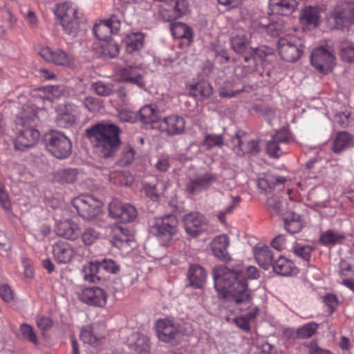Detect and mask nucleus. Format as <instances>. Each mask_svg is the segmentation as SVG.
<instances>
[{
	"label": "nucleus",
	"mask_w": 354,
	"mask_h": 354,
	"mask_svg": "<svg viewBox=\"0 0 354 354\" xmlns=\"http://www.w3.org/2000/svg\"><path fill=\"white\" fill-rule=\"evenodd\" d=\"M267 208L272 215H281L285 210L281 198L277 196H272L267 199Z\"/></svg>",
	"instance_id": "obj_42"
},
{
	"label": "nucleus",
	"mask_w": 354,
	"mask_h": 354,
	"mask_svg": "<svg viewBox=\"0 0 354 354\" xmlns=\"http://www.w3.org/2000/svg\"><path fill=\"white\" fill-rule=\"evenodd\" d=\"M223 142L224 139L222 135L206 133L203 141V145L209 149L215 147H221Z\"/></svg>",
	"instance_id": "obj_48"
},
{
	"label": "nucleus",
	"mask_w": 354,
	"mask_h": 354,
	"mask_svg": "<svg viewBox=\"0 0 354 354\" xmlns=\"http://www.w3.org/2000/svg\"><path fill=\"white\" fill-rule=\"evenodd\" d=\"M243 86L235 88L234 85L232 84L230 82H225L224 86L220 91V95L223 97H232L243 92Z\"/></svg>",
	"instance_id": "obj_54"
},
{
	"label": "nucleus",
	"mask_w": 354,
	"mask_h": 354,
	"mask_svg": "<svg viewBox=\"0 0 354 354\" xmlns=\"http://www.w3.org/2000/svg\"><path fill=\"white\" fill-rule=\"evenodd\" d=\"M185 122L183 118L172 115L163 118L161 126L169 136H177L183 133Z\"/></svg>",
	"instance_id": "obj_22"
},
{
	"label": "nucleus",
	"mask_w": 354,
	"mask_h": 354,
	"mask_svg": "<svg viewBox=\"0 0 354 354\" xmlns=\"http://www.w3.org/2000/svg\"><path fill=\"white\" fill-rule=\"evenodd\" d=\"M319 10L317 7L306 6L301 11L300 21L308 29L315 28L318 26Z\"/></svg>",
	"instance_id": "obj_26"
},
{
	"label": "nucleus",
	"mask_w": 354,
	"mask_h": 354,
	"mask_svg": "<svg viewBox=\"0 0 354 354\" xmlns=\"http://www.w3.org/2000/svg\"><path fill=\"white\" fill-rule=\"evenodd\" d=\"M55 14L66 34L72 37L77 35L82 28V24L77 16V9L71 3L64 2L57 4Z\"/></svg>",
	"instance_id": "obj_4"
},
{
	"label": "nucleus",
	"mask_w": 354,
	"mask_h": 354,
	"mask_svg": "<svg viewBox=\"0 0 354 354\" xmlns=\"http://www.w3.org/2000/svg\"><path fill=\"white\" fill-rule=\"evenodd\" d=\"M254 257L259 266L264 270L269 269L274 261L273 252L268 246L255 248Z\"/></svg>",
	"instance_id": "obj_28"
},
{
	"label": "nucleus",
	"mask_w": 354,
	"mask_h": 354,
	"mask_svg": "<svg viewBox=\"0 0 354 354\" xmlns=\"http://www.w3.org/2000/svg\"><path fill=\"white\" fill-rule=\"evenodd\" d=\"M100 267L99 261L87 262L82 266V274L84 281L90 283H95L100 278L97 275Z\"/></svg>",
	"instance_id": "obj_35"
},
{
	"label": "nucleus",
	"mask_w": 354,
	"mask_h": 354,
	"mask_svg": "<svg viewBox=\"0 0 354 354\" xmlns=\"http://www.w3.org/2000/svg\"><path fill=\"white\" fill-rule=\"evenodd\" d=\"M349 113L341 112L335 115L334 121L342 128H346L349 124Z\"/></svg>",
	"instance_id": "obj_63"
},
{
	"label": "nucleus",
	"mask_w": 354,
	"mask_h": 354,
	"mask_svg": "<svg viewBox=\"0 0 354 354\" xmlns=\"http://www.w3.org/2000/svg\"><path fill=\"white\" fill-rule=\"evenodd\" d=\"M149 348V339L145 335L139 334L138 341L136 342L133 350L138 354H147Z\"/></svg>",
	"instance_id": "obj_53"
},
{
	"label": "nucleus",
	"mask_w": 354,
	"mask_h": 354,
	"mask_svg": "<svg viewBox=\"0 0 354 354\" xmlns=\"http://www.w3.org/2000/svg\"><path fill=\"white\" fill-rule=\"evenodd\" d=\"M212 87L209 82H199L190 86V94L196 97L207 99L212 94Z\"/></svg>",
	"instance_id": "obj_37"
},
{
	"label": "nucleus",
	"mask_w": 354,
	"mask_h": 354,
	"mask_svg": "<svg viewBox=\"0 0 354 354\" xmlns=\"http://www.w3.org/2000/svg\"><path fill=\"white\" fill-rule=\"evenodd\" d=\"M272 140L279 142V144H286L290 140V136L288 131L286 129H280L273 136Z\"/></svg>",
	"instance_id": "obj_62"
},
{
	"label": "nucleus",
	"mask_w": 354,
	"mask_h": 354,
	"mask_svg": "<svg viewBox=\"0 0 354 354\" xmlns=\"http://www.w3.org/2000/svg\"><path fill=\"white\" fill-rule=\"evenodd\" d=\"M39 54L45 60L56 65L67 66L73 61L71 56L61 49L53 50L49 47H44L40 50Z\"/></svg>",
	"instance_id": "obj_20"
},
{
	"label": "nucleus",
	"mask_w": 354,
	"mask_h": 354,
	"mask_svg": "<svg viewBox=\"0 0 354 354\" xmlns=\"http://www.w3.org/2000/svg\"><path fill=\"white\" fill-rule=\"evenodd\" d=\"M170 29L174 37L178 39H186L189 42L192 41V30L187 24L182 22L171 23Z\"/></svg>",
	"instance_id": "obj_33"
},
{
	"label": "nucleus",
	"mask_w": 354,
	"mask_h": 354,
	"mask_svg": "<svg viewBox=\"0 0 354 354\" xmlns=\"http://www.w3.org/2000/svg\"><path fill=\"white\" fill-rule=\"evenodd\" d=\"M106 335V328L102 323H93L83 328L80 333V339L84 344L93 347L100 345Z\"/></svg>",
	"instance_id": "obj_13"
},
{
	"label": "nucleus",
	"mask_w": 354,
	"mask_h": 354,
	"mask_svg": "<svg viewBox=\"0 0 354 354\" xmlns=\"http://www.w3.org/2000/svg\"><path fill=\"white\" fill-rule=\"evenodd\" d=\"M99 263L100 268L111 274H117L120 270V264L111 259H104Z\"/></svg>",
	"instance_id": "obj_58"
},
{
	"label": "nucleus",
	"mask_w": 354,
	"mask_h": 354,
	"mask_svg": "<svg viewBox=\"0 0 354 354\" xmlns=\"http://www.w3.org/2000/svg\"><path fill=\"white\" fill-rule=\"evenodd\" d=\"M312 65L319 72L327 74L335 64V56L332 48L326 44L313 50L310 55Z\"/></svg>",
	"instance_id": "obj_7"
},
{
	"label": "nucleus",
	"mask_w": 354,
	"mask_h": 354,
	"mask_svg": "<svg viewBox=\"0 0 354 354\" xmlns=\"http://www.w3.org/2000/svg\"><path fill=\"white\" fill-rule=\"evenodd\" d=\"M230 45L236 54H246L253 50L250 46V35L244 30H237L232 35Z\"/></svg>",
	"instance_id": "obj_19"
},
{
	"label": "nucleus",
	"mask_w": 354,
	"mask_h": 354,
	"mask_svg": "<svg viewBox=\"0 0 354 354\" xmlns=\"http://www.w3.org/2000/svg\"><path fill=\"white\" fill-rule=\"evenodd\" d=\"M122 19H124V12L120 10H117L109 19L104 21L111 28L113 32H116L120 29Z\"/></svg>",
	"instance_id": "obj_51"
},
{
	"label": "nucleus",
	"mask_w": 354,
	"mask_h": 354,
	"mask_svg": "<svg viewBox=\"0 0 354 354\" xmlns=\"http://www.w3.org/2000/svg\"><path fill=\"white\" fill-rule=\"evenodd\" d=\"M286 180V178L283 176L267 174L259 179L258 186L261 189L268 192L274 189L277 185L283 184Z\"/></svg>",
	"instance_id": "obj_34"
},
{
	"label": "nucleus",
	"mask_w": 354,
	"mask_h": 354,
	"mask_svg": "<svg viewBox=\"0 0 354 354\" xmlns=\"http://www.w3.org/2000/svg\"><path fill=\"white\" fill-rule=\"evenodd\" d=\"M53 254L58 263H68L75 257V252L69 243L58 241L53 245Z\"/></svg>",
	"instance_id": "obj_21"
},
{
	"label": "nucleus",
	"mask_w": 354,
	"mask_h": 354,
	"mask_svg": "<svg viewBox=\"0 0 354 354\" xmlns=\"http://www.w3.org/2000/svg\"><path fill=\"white\" fill-rule=\"evenodd\" d=\"M93 34L101 42L106 41L113 31L105 21L95 24L93 28Z\"/></svg>",
	"instance_id": "obj_43"
},
{
	"label": "nucleus",
	"mask_w": 354,
	"mask_h": 354,
	"mask_svg": "<svg viewBox=\"0 0 354 354\" xmlns=\"http://www.w3.org/2000/svg\"><path fill=\"white\" fill-rule=\"evenodd\" d=\"M218 180L215 173L205 172L190 178L185 185L186 192L191 195H197L207 190Z\"/></svg>",
	"instance_id": "obj_11"
},
{
	"label": "nucleus",
	"mask_w": 354,
	"mask_h": 354,
	"mask_svg": "<svg viewBox=\"0 0 354 354\" xmlns=\"http://www.w3.org/2000/svg\"><path fill=\"white\" fill-rule=\"evenodd\" d=\"M0 297L6 302L12 301L14 295L11 288L6 284L0 285Z\"/></svg>",
	"instance_id": "obj_64"
},
{
	"label": "nucleus",
	"mask_w": 354,
	"mask_h": 354,
	"mask_svg": "<svg viewBox=\"0 0 354 354\" xmlns=\"http://www.w3.org/2000/svg\"><path fill=\"white\" fill-rule=\"evenodd\" d=\"M86 133L97 151L104 158L113 156L122 144L121 129L112 122H98L86 129Z\"/></svg>",
	"instance_id": "obj_2"
},
{
	"label": "nucleus",
	"mask_w": 354,
	"mask_h": 354,
	"mask_svg": "<svg viewBox=\"0 0 354 354\" xmlns=\"http://www.w3.org/2000/svg\"><path fill=\"white\" fill-rule=\"evenodd\" d=\"M84 104L85 107L91 112H96L101 109L100 101L92 96H88L84 99Z\"/></svg>",
	"instance_id": "obj_60"
},
{
	"label": "nucleus",
	"mask_w": 354,
	"mask_h": 354,
	"mask_svg": "<svg viewBox=\"0 0 354 354\" xmlns=\"http://www.w3.org/2000/svg\"><path fill=\"white\" fill-rule=\"evenodd\" d=\"M158 339L164 342L174 340L180 333V324L169 319H159L156 322Z\"/></svg>",
	"instance_id": "obj_14"
},
{
	"label": "nucleus",
	"mask_w": 354,
	"mask_h": 354,
	"mask_svg": "<svg viewBox=\"0 0 354 354\" xmlns=\"http://www.w3.org/2000/svg\"><path fill=\"white\" fill-rule=\"evenodd\" d=\"M57 113H63L70 116L72 115L73 117L79 118L80 112L78 110V107L73 104L71 103H65L62 104H59L56 109Z\"/></svg>",
	"instance_id": "obj_55"
},
{
	"label": "nucleus",
	"mask_w": 354,
	"mask_h": 354,
	"mask_svg": "<svg viewBox=\"0 0 354 354\" xmlns=\"http://www.w3.org/2000/svg\"><path fill=\"white\" fill-rule=\"evenodd\" d=\"M46 146L48 151L57 158H68L72 150L71 140L59 131H51L46 138Z\"/></svg>",
	"instance_id": "obj_6"
},
{
	"label": "nucleus",
	"mask_w": 354,
	"mask_h": 354,
	"mask_svg": "<svg viewBox=\"0 0 354 354\" xmlns=\"http://www.w3.org/2000/svg\"><path fill=\"white\" fill-rule=\"evenodd\" d=\"M269 6L272 11L290 15L297 9V3L295 0H269Z\"/></svg>",
	"instance_id": "obj_27"
},
{
	"label": "nucleus",
	"mask_w": 354,
	"mask_h": 354,
	"mask_svg": "<svg viewBox=\"0 0 354 354\" xmlns=\"http://www.w3.org/2000/svg\"><path fill=\"white\" fill-rule=\"evenodd\" d=\"M79 299L88 305L103 307L106 304L107 295L98 287L86 288L78 293Z\"/></svg>",
	"instance_id": "obj_15"
},
{
	"label": "nucleus",
	"mask_w": 354,
	"mask_h": 354,
	"mask_svg": "<svg viewBox=\"0 0 354 354\" xmlns=\"http://www.w3.org/2000/svg\"><path fill=\"white\" fill-rule=\"evenodd\" d=\"M187 10L186 0H168L160 6L158 17L163 21L170 22L183 17Z\"/></svg>",
	"instance_id": "obj_9"
},
{
	"label": "nucleus",
	"mask_w": 354,
	"mask_h": 354,
	"mask_svg": "<svg viewBox=\"0 0 354 354\" xmlns=\"http://www.w3.org/2000/svg\"><path fill=\"white\" fill-rule=\"evenodd\" d=\"M266 151L270 157L276 158L280 157L283 153L281 144L272 139L268 142L266 145Z\"/></svg>",
	"instance_id": "obj_57"
},
{
	"label": "nucleus",
	"mask_w": 354,
	"mask_h": 354,
	"mask_svg": "<svg viewBox=\"0 0 354 354\" xmlns=\"http://www.w3.org/2000/svg\"><path fill=\"white\" fill-rule=\"evenodd\" d=\"M99 235L95 229L88 227L82 234V240L86 245H91L99 238Z\"/></svg>",
	"instance_id": "obj_56"
},
{
	"label": "nucleus",
	"mask_w": 354,
	"mask_h": 354,
	"mask_svg": "<svg viewBox=\"0 0 354 354\" xmlns=\"http://www.w3.org/2000/svg\"><path fill=\"white\" fill-rule=\"evenodd\" d=\"M74 207L83 218L91 220L101 212V204L89 196H81L73 200Z\"/></svg>",
	"instance_id": "obj_10"
},
{
	"label": "nucleus",
	"mask_w": 354,
	"mask_h": 354,
	"mask_svg": "<svg viewBox=\"0 0 354 354\" xmlns=\"http://www.w3.org/2000/svg\"><path fill=\"white\" fill-rule=\"evenodd\" d=\"M109 214L114 218L120 219L121 222L129 223L133 221L137 216V211L130 204L112 202L109 204Z\"/></svg>",
	"instance_id": "obj_16"
},
{
	"label": "nucleus",
	"mask_w": 354,
	"mask_h": 354,
	"mask_svg": "<svg viewBox=\"0 0 354 354\" xmlns=\"http://www.w3.org/2000/svg\"><path fill=\"white\" fill-rule=\"evenodd\" d=\"M332 17L337 28L352 24L354 22V2L345 3L336 7Z\"/></svg>",
	"instance_id": "obj_18"
},
{
	"label": "nucleus",
	"mask_w": 354,
	"mask_h": 354,
	"mask_svg": "<svg viewBox=\"0 0 354 354\" xmlns=\"http://www.w3.org/2000/svg\"><path fill=\"white\" fill-rule=\"evenodd\" d=\"M317 326L314 322L307 324L297 329V335L301 339L310 338L315 333Z\"/></svg>",
	"instance_id": "obj_52"
},
{
	"label": "nucleus",
	"mask_w": 354,
	"mask_h": 354,
	"mask_svg": "<svg viewBox=\"0 0 354 354\" xmlns=\"http://www.w3.org/2000/svg\"><path fill=\"white\" fill-rule=\"evenodd\" d=\"M278 52L283 60L294 62L303 53V46L299 39L290 35H286L278 41Z\"/></svg>",
	"instance_id": "obj_8"
},
{
	"label": "nucleus",
	"mask_w": 354,
	"mask_h": 354,
	"mask_svg": "<svg viewBox=\"0 0 354 354\" xmlns=\"http://www.w3.org/2000/svg\"><path fill=\"white\" fill-rule=\"evenodd\" d=\"M56 233L58 236L66 239L74 241L78 238L80 234V229L77 224L68 220L60 222L57 225Z\"/></svg>",
	"instance_id": "obj_25"
},
{
	"label": "nucleus",
	"mask_w": 354,
	"mask_h": 354,
	"mask_svg": "<svg viewBox=\"0 0 354 354\" xmlns=\"http://www.w3.org/2000/svg\"><path fill=\"white\" fill-rule=\"evenodd\" d=\"M183 223L187 234L192 238L198 236L205 226L204 216L198 212H191L185 215Z\"/></svg>",
	"instance_id": "obj_17"
},
{
	"label": "nucleus",
	"mask_w": 354,
	"mask_h": 354,
	"mask_svg": "<svg viewBox=\"0 0 354 354\" xmlns=\"http://www.w3.org/2000/svg\"><path fill=\"white\" fill-rule=\"evenodd\" d=\"M56 123L62 128H70L77 123L79 118L63 113H57Z\"/></svg>",
	"instance_id": "obj_49"
},
{
	"label": "nucleus",
	"mask_w": 354,
	"mask_h": 354,
	"mask_svg": "<svg viewBox=\"0 0 354 354\" xmlns=\"http://www.w3.org/2000/svg\"><path fill=\"white\" fill-rule=\"evenodd\" d=\"M78 171L76 169L66 168L58 170L55 175V180L62 183H73L77 180Z\"/></svg>",
	"instance_id": "obj_41"
},
{
	"label": "nucleus",
	"mask_w": 354,
	"mask_h": 354,
	"mask_svg": "<svg viewBox=\"0 0 354 354\" xmlns=\"http://www.w3.org/2000/svg\"><path fill=\"white\" fill-rule=\"evenodd\" d=\"M287 29V26L282 19L272 21L265 26L266 32L272 37H278Z\"/></svg>",
	"instance_id": "obj_44"
},
{
	"label": "nucleus",
	"mask_w": 354,
	"mask_h": 354,
	"mask_svg": "<svg viewBox=\"0 0 354 354\" xmlns=\"http://www.w3.org/2000/svg\"><path fill=\"white\" fill-rule=\"evenodd\" d=\"M206 276V272L202 266L197 264L190 266L187 277L192 286L196 288H201Z\"/></svg>",
	"instance_id": "obj_30"
},
{
	"label": "nucleus",
	"mask_w": 354,
	"mask_h": 354,
	"mask_svg": "<svg viewBox=\"0 0 354 354\" xmlns=\"http://www.w3.org/2000/svg\"><path fill=\"white\" fill-rule=\"evenodd\" d=\"M178 220L171 214L156 218L150 227V232L157 236L163 245H166L176 234Z\"/></svg>",
	"instance_id": "obj_5"
},
{
	"label": "nucleus",
	"mask_w": 354,
	"mask_h": 354,
	"mask_svg": "<svg viewBox=\"0 0 354 354\" xmlns=\"http://www.w3.org/2000/svg\"><path fill=\"white\" fill-rule=\"evenodd\" d=\"M37 119L35 109L33 106H25L22 111L17 116L15 122L18 133L15 140V147L17 150L24 151L32 147L39 140V131L35 128Z\"/></svg>",
	"instance_id": "obj_3"
},
{
	"label": "nucleus",
	"mask_w": 354,
	"mask_h": 354,
	"mask_svg": "<svg viewBox=\"0 0 354 354\" xmlns=\"http://www.w3.org/2000/svg\"><path fill=\"white\" fill-rule=\"evenodd\" d=\"M91 88L97 95L100 96H108L113 92V85L102 81L93 83Z\"/></svg>",
	"instance_id": "obj_50"
},
{
	"label": "nucleus",
	"mask_w": 354,
	"mask_h": 354,
	"mask_svg": "<svg viewBox=\"0 0 354 354\" xmlns=\"http://www.w3.org/2000/svg\"><path fill=\"white\" fill-rule=\"evenodd\" d=\"M144 35L141 32L129 34L125 39L126 50L131 53L143 46Z\"/></svg>",
	"instance_id": "obj_39"
},
{
	"label": "nucleus",
	"mask_w": 354,
	"mask_h": 354,
	"mask_svg": "<svg viewBox=\"0 0 354 354\" xmlns=\"http://www.w3.org/2000/svg\"><path fill=\"white\" fill-rule=\"evenodd\" d=\"M97 55L104 59L115 57L119 54V46L113 41H104L99 44Z\"/></svg>",
	"instance_id": "obj_32"
},
{
	"label": "nucleus",
	"mask_w": 354,
	"mask_h": 354,
	"mask_svg": "<svg viewBox=\"0 0 354 354\" xmlns=\"http://www.w3.org/2000/svg\"><path fill=\"white\" fill-rule=\"evenodd\" d=\"M313 248L309 245H303L296 243L292 248L294 254L306 261H308L311 257Z\"/></svg>",
	"instance_id": "obj_47"
},
{
	"label": "nucleus",
	"mask_w": 354,
	"mask_h": 354,
	"mask_svg": "<svg viewBox=\"0 0 354 354\" xmlns=\"http://www.w3.org/2000/svg\"><path fill=\"white\" fill-rule=\"evenodd\" d=\"M214 287L222 297L237 304L251 300L245 272L220 266L213 271Z\"/></svg>",
	"instance_id": "obj_1"
},
{
	"label": "nucleus",
	"mask_w": 354,
	"mask_h": 354,
	"mask_svg": "<svg viewBox=\"0 0 354 354\" xmlns=\"http://www.w3.org/2000/svg\"><path fill=\"white\" fill-rule=\"evenodd\" d=\"M140 120L145 124L153 123L159 120V112L152 105H145L139 111Z\"/></svg>",
	"instance_id": "obj_38"
},
{
	"label": "nucleus",
	"mask_w": 354,
	"mask_h": 354,
	"mask_svg": "<svg viewBox=\"0 0 354 354\" xmlns=\"http://www.w3.org/2000/svg\"><path fill=\"white\" fill-rule=\"evenodd\" d=\"M340 56L344 62H354V43L351 41L342 42L340 46Z\"/></svg>",
	"instance_id": "obj_46"
},
{
	"label": "nucleus",
	"mask_w": 354,
	"mask_h": 354,
	"mask_svg": "<svg viewBox=\"0 0 354 354\" xmlns=\"http://www.w3.org/2000/svg\"><path fill=\"white\" fill-rule=\"evenodd\" d=\"M0 205L6 210H10L12 207L8 194L6 192L4 185L0 183Z\"/></svg>",
	"instance_id": "obj_61"
},
{
	"label": "nucleus",
	"mask_w": 354,
	"mask_h": 354,
	"mask_svg": "<svg viewBox=\"0 0 354 354\" xmlns=\"http://www.w3.org/2000/svg\"><path fill=\"white\" fill-rule=\"evenodd\" d=\"M136 151L133 147L130 145H126L123 147L119 160V165L120 166L129 165L134 160Z\"/></svg>",
	"instance_id": "obj_45"
},
{
	"label": "nucleus",
	"mask_w": 354,
	"mask_h": 354,
	"mask_svg": "<svg viewBox=\"0 0 354 354\" xmlns=\"http://www.w3.org/2000/svg\"><path fill=\"white\" fill-rule=\"evenodd\" d=\"M272 268L277 274L281 276H290L297 272V268L293 263L281 256L274 261Z\"/></svg>",
	"instance_id": "obj_31"
},
{
	"label": "nucleus",
	"mask_w": 354,
	"mask_h": 354,
	"mask_svg": "<svg viewBox=\"0 0 354 354\" xmlns=\"http://www.w3.org/2000/svg\"><path fill=\"white\" fill-rule=\"evenodd\" d=\"M229 243V237L225 234L215 237L211 243V250L214 256L224 261H230L231 257L227 251Z\"/></svg>",
	"instance_id": "obj_23"
},
{
	"label": "nucleus",
	"mask_w": 354,
	"mask_h": 354,
	"mask_svg": "<svg viewBox=\"0 0 354 354\" xmlns=\"http://www.w3.org/2000/svg\"><path fill=\"white\" fill-rule=\"evenodd\" d=\"M232 142L233 149L239 156H256L261 151L259 140L249 139L244 133L242 135L236 134Z\"/></svg>",
	"instance_id": "obj_12"
},
{
	"label": "nucleus",
	"mask_w": 354,
	"mask_h": 354,
	"mask_svg": "<svg viewBox=\"0 0 354 354\" xmlns=\"http://www.w3.org/2000/svg\"><path fill=\"white\" fill-rule=\"evenodd\" d=\"M345 239L344 233L328 230L319 237V242L324 245H335L341 243Z\"/></svg>",
	"instance_id": "obj_40"
},
{
	"label": "nucleus",
	"mask_w": 354,
	"mask_h": 354,
	"mask_svg": "<svg viewBox=\"0 0 354 354\" xmlns=\"http://www.w3.org/2000/svg\"><path fill=\"white\" fill-rule=\"evenodd\" d=\"M143 71L140 67L127 66L121 70V76L124 82H131L140 88L145 86Z\"/></svg>",
	"instance_id": "obj_24"
},
{
	"label": "nucleus",
	"mask_w": 354,
	"mask_h": 354,
	"mask_svg": "<svg viewBox=\"0 0 354 354\" xmlns=\"http://www.w3.org/2000/svg\"><path fill=\"white\" fill-rule=\"evenodd\" d=\"M20 330L24 337L34 344H37V337L33 331L32 328L26 324H24L20 327Z\"/></svg>",
	"instance_id": "obj_59"
},
{
	"label": "nucleus",
	"mask_w": 354,
	"mask_h": 354,
	"mask_svg": "<svg viewBox=\"0 0 354 354\" xmlns=\"http://www.w3.org/2000/svg\"><path fill=\"white\" fill-rule=\"evenodd\" d=\"M284 227L290 234L299 232L303 227L301 216L295 212H290L283 219Z\"/></svg>",
	"instance_id": "obj_36"
},
{
	"label": "nucleus",
	"mask_w": 354,
	"mask_h": 354,
	"mask_svg": "<svg viewBox=\"0 0 354 354\" xmlns=\"http://www.w3.org/2000/svg\"><path fill=\"white\" fill-rule=\"evenodd\" d=\"M354 145V137L346 131L339 132L333 143L332 149L335 153H339L345 149Z\"/></svg>",
	"instance_id": "obj_29"
}]
</instances>
